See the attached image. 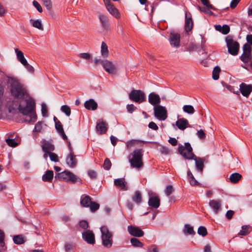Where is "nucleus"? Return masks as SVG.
Listing matches in <instances>:
<instances>
[{
    "label": "nucleus",
    "instance_id": "6ab92c4d",
    "mask_svg": "<svg viewBox=\"0 0 252 252\" xmlns=\"http://www.w3.org/2000/svg\"><path fill=\"white\" fill-rule=\"evenodd\" d=\"M176 126L179 129L183 130L189 127V124L187 119L182 118L178 119L176 122Z\"/></svg>",
    "mask_w": 252,
    "mask_h": 252
},
{
    "label": "nucleus",
    "instance_id": "4be33fe9",
    "mask_svg": "<svg viewBox=\"0 0 252 252\" xmlns=\"http://www.w3.org/2000/svg\"><path fill=\"white\" fill-rule=\"evenodd\" d=\"M148 205L152 207L157 209L160 205V200L157 196H153L149 198Z\"/></svg>",
    "mask_w": 252,
    "mask_h": 252
},
{
    "label": "nucleus",
    "instance_id": "09e8293b",
    "mask_svg": "<svg viewBox=\"0 0 252 252\" xmlns=\"http://www.w3.org/2000/svg\"><path fill=\"white\" fill-rule=\"evenodd\" d=\"M32 4L39 12L41 13L42 12V8L40 4L37 1L33 0L32 1Z\"/></svg>",
    "mask_w": 252,
    "mask_h": 252
},
{
    "label": "nucleus",
    "instance_id": "f03ea898",
    "mask_svg": "<svg viewBox=\"0 0 252 252\" xmlns=\"http://www.w3.org/2000/svg\"><path fill=\"white\" fill-rule=\"evenodd\" d=\"M178 152L184 158L187 159H193L195 161V167L197 171L202 173L204 167V162L205 159L201 158H197L192 153V148L190 144L187 142L185 146L180 145L179 146Z\"/></svg>",
    "mask_w": 252,
    "mask_h": 252
},
{
    "label": "nucleus",
    "instance_id": "4c0bfd02",
    "mask_svg": "<svg viewBox=\"0 0 252 252\" xmlns=\"http://www.w3.org/2000/svg\"><path fill=\"white\" fill-rule=\"evenodd\" d=\"M220 71V69L219 67L216 66L214 67L212 72V77L214 80H216L219 79Z\"/></svg>",
    "mask_w": 252,
    "mask_h": 252
},
{
    "label": "nucleus",
    "instance_id": "37998d69",
    "mask_svg": "<svg viewBox=\"0 0 252 252\" xmlns=\"http://www.w3.org/2000/svg\"><path fill=\"white\" fill-rule=\"evenodd\" d=\"M197 233L199 235L204 237L207 234V231L204 226H200L198 228Z\"/></svg>",
    "mask_w": 252,
    "mask_h": 252
},
{
    "label": "nucleus",
    "instance_id": "4d7b16f0",
    "mask_svg": "<svg viewBox=\"0 0 252 252\" xmlns=\"http://www.w3.org/2000/svg\"><path fill=\"white\" fill-rule=\"evenodd\" d=\"M126 109L128 112L129 113H132L134 111H135L137 107L135 106L133 104H127L126 105Z\"/></svg>",
    "mask_w": 252,
    "mask_h": 252
},
{
    "label": "nucleus",
    "instance_id": "f704fd0d",
    "mask_svg": "<svg viewBox=\"0 0 252 252\" xmlns=\"http://www.w3.org/2000/svg\"><path fill=\"white\" fill-rule=\"evenodd\" d=\"M240 59L244 63H248L252 59L251 53H243L240 56Z\"/></svg>",
    "mask_w": 252,
    "mask_h": 252
},
{
    "label": "nucleus",
    "instance_id": "20e7f679",
    "mask_svg": "<svg viewBox=\"0 0 252 252\" xmlns=\"http://www.w3.org/2000/svg\"><path fill=\"white\" fill-rule=\"evenodd\" d=\"M101 237L102 243L104 247L109 248L113 244V234L108 227L106 226H102L100 227Z\"/></svg>",
    "mask_w": 252,
    "mask_h": 252
},
{
    "label": "nucleus",
    "instance_id": "a19ab883",
    "mask_svg": "<svg viewBox=\"0 0 252 252\" xmlns=\"http://www.w3.org/2000/svg\"><path fill=\"white\" fill-rule=\"evenodd\" d=\"M4 234L3 232L0 229V248L1 250H5V243L4 242Z\"/></svg>",
    "mask_w": 252,
    "mask_h": 252
},
{
    "label": "nucleus",
    "instance_id": "c03bdc74",
    "mask_svg": "<svg viewBox=\"0 0 252 252\" xmlns=\"http://www.w3.org/2000/svg\"><path fill=\"white\" fill-rule=\"evenodd\" d=\"M43 123L42 122H38L35 125L33 129L34 132H41L43 127Z\"/></svg>",
    "mask_w": 252,
    "mask_h": 252
},
{
    "label": "nucleus",
    "instance_id": "9d476101",
    "mask_svg": "<svg viewBox=\"0 0 252 252\" xmlns=\"http://www.w3.org/2000/svg\"><path fill=\"white\" fill-rule=\"evenodd\" d=\"M82 238L89 244L94 245L95 244L94 234L90 230H86L82 233Z\"/></svg>",
    "mask_w": 252,
    "mask_h": 252
},
{
    "label": "nucleus",
    "instance_id": "39448f33",
    "mask_svg": "<svg viewBox=\"0 0 252 252\" xmlns=\"http://www.w3.org/2000/svg\"><path fill=\"white\" fill-rule=\"evenodd\" d=\"M226 46L228 48V53L233 55L236 56L238 54L239 50V44L238 42L234 41L231 37L227 36L225 38Z\"/></svg>",
    "mask_w": 252,
    "mask_h": 252
},
{
    "label": "nucleus",
    "instance_id": "0eeeda50",
    "mask_svg": "<svg viewBox=\"0 0 252 252\" xmlns=\"http://www.w3.org/2000/svg\"><path fill=\"white\" fill-rule=\"evenodd\" d=\"M15 52L19 62L24 66L29 72L31 73L33 72V67L28 63L24 57L23 53L17 48L15 49Z\"/></svg>",
    "mask_w": 252,
    "mask_h": 252
},
{
    "label": "nucleus",
    "instance_id": "bf43d9fd",
    "mask_svg": "<svg viewBox=\"0 0 252 252\" xmlns=\"http://www.w3.org/2000/svg\"><path fill=\"white\" fill-rule=\"evenodd\" d=\"M200 1L204 5L206 6L208 8H210L214 10L215 9L213 5L210 4L209 0H200Z\"/></svg>",
    "mask_w": 252,
    "mask_h": 252
},
{
    "label": "nucleus",
    "instance_id": "864d4df0",
    "mask_svg": "<svg viewBox=\"0 0 252 252\" xmlns=\"http://www.w3.org/2000/svg\"><path fill=\"white\" fill-rule=\"evenodd\" d=\"M55 127H56V129H57V131L58 132V133H60V132L63 131V126H62L61 123L59 121H58L57 122H56Z\"/></svg>",
    "mask_w": 252,
    "mask_h": 252
},
{
    "label": "nucleus",
    "instance_id": "2f4dec72",
    "mask_svg": "<svg viewBox=\"0 0 252 252\" xmlns=\"http://www.w3.org/2000/svg\"><path fill=\"white\" fill-rule=\"evenodd\" d=\"M54 173L52 170H47L42 176V180L45 182H51L53 179Z\"/></svg>",
    "mask_w": 252,
    "mask_h": 252
},
{
    "label": "nucleus",
    "instance_id": "de8ad7c7",
    "mask_svg": "<svg viewBox=\"0 0 252 252\" xmlns=\"http://www.w3.org/2000/svg\"><path fill=\"white\" fill-rule=\"evenodd\" d=\"M111 167V162L108 158H106L103 163V167L104 169L108 170Z\"/></svg>",
    "mask_w": 252,
    "mask_h": 252
},
{
    "label": "nucleus",
    "instance_id": "6e6552de",
    "mask_svg": "<svg viewBox=\"0 0 252 252\" xmlns=\"http://www.w3.org/2000/svg\"><path fill=\"white\" fill-rule=\"evenodd\" d=\"M57 178L71 183L76 182L78 179L76 175L67 170L58 173L55 176V178Z\"/></svg>",
    "mask_w": 252,
    "mask_h": 252
},
{
    "label": "nucleus",
    "instance_id": "8fccbe9b",
    "mask_svg": "<svg viewBox=\"0 0 252 252\" xmlns=\"http://www.w3.org/2000/svg\"><path fill=\"white\" fill-rule=\"evenodd\" d=\"M174 191V189L171 185H168L166 187L165 190V193L167 196L170 195Z\"/></svg>",
    "mask_w": 252,
    "mask_h": 252
},
{
    "label": "nucleus",
    "instance_id": "412c9836",
    "mask_svg": "<svg viewBox=\"0 0 252 252\" xmlns=\"http://www.w3.org/2000/svg\"><path fill=\"white\" fill-rule=\"evenodd\" d=\"M96 129L97 132L100 134H104L105 133L107 130V124L105 122L102 121L101 122H99L97 123L96 126Z\"/></svg>",
    "mask_w": 252,
    "mask_h": 252
},
{
    "label": "nucleus",
    "instance_id": "7c9ffc66",
    "mask_svg": "<svg viewBox=\"0 0 252 252\" xmlns=\"http://www.w3.org/2000/svg\"><path fill=\"white\" fill-rule=\"evenodd\" d=\"M242 178V175L238 173H234L231 174L229 177V180L232 183H237Z\"/></svg>",
    "mask_w": 252,
    "mask_h": 252
},
{
    "label": "nucleus",
    "instance_id": "a18cd8bd",
    "mask_svg": "<svg viewBox=\"0 0 252 252\" xmlns=\"http://www.w3.org/2000/svg\"><path fill=\"white\" fill-rule=\"evenodd\" d=\"M89 207H90L91 211L94 212L99 209V205L95 202L92 201Z\"/></svg>",
    "mask_w": 252,
    "mask_h": 252
},
{
    "label": "nucleus",
    "instance_id": "5fc2aeb1",
    "mask_svg": "<svg viewBox=\"0 0 252 252\" xmlns=\"http://www.w3.org/2000/svg\"><path fill=\"white\" fill-rule=\"evenodd\" d=\"M79 225L81 228L84 229H87L89 226L88 222L86 220H84L80 221L79 222Z\"/></svg>",
    "mask_w": 252,
    "mask_h": 252
},
{
    "label": "nucleus",
    "instance_id": "423d86ee",
    "mask_svg": "<svg viewBox=\"0 0 252 252\" xmlns=\"http://www.w3.org/2000/svg\"><path fill=\"white\" fill-rule=\"evenodd\" d=\"M129 98L135 102L140 103L146 100L145 93L139 90H133L128 94Z\"/></svg>",
    "mask_w": 252,
    "mask_h": 252
},
{
    "label": "nucleus",
    "instance_id": "f3484780",
    "mask_svg": "<svg viewBox=\"0 0 252 252\" xmlns=\"http://www.w3.org/2000/svg\"><path fill=\"white\" fill-rule=\"evenodd\" d=\"M66 162L68 166L71 168L74 167L77 163V159L76 156L72 152H70L66 158Z\"/></svg>",
    "mask_w": 252,
    "mask_h": 252
},
{
    "label": "nucleus",
    "instance_id": "b1692460",
    "mask_svg": "<svg viewBox=\"0 0 252 252\" xmlns=\"http://www.w3.org/2000/svg\"><path fill=\"white\" fill-rule=\"evenodd\" d=\"M42 149L44 152L50 153L54 150V146L51 142L45 141L42 144Z\"/></svg>",
    "mask_w": 252,
    "mask_h": 252
},
{
    "label": "nucleus",
    "instance_id": "4468645a",
    "mask_svg": "<svg viewBox=\"0 0 252 252\" xmlns=\"http://www.w3.org/2000/svg\"><path fill=\"white\" fill-rule=\"evenodd\" d=\"M127 230L131 235L135 237H140L144 235V232L138 227L129 225Z\"/></svg>",
    "mask_w": 252,
    "mask_h": 252
},
{
    "label": "nucleus",
    "instance_id": "ddd939ff",
    "mask_svg": "<svg viewBox=\"0 0 252 252\" xmlns=\"http://www.w3.org/2000/svg\"><path fill=\"white\" fill-rule=\"evenodd\" d=\"M209 205L215 214H218L221 209V201L220 199L211 200Z\"/></svg>",
    "mask_w": 252,
    "mask_h": 252
},
{
    "label": "nucleus",
    "instance_id": "58836bf2",
    "mask_svg": "<svg viewBox=\"0 0 252 252\" xmlns=\"http://www.w3.org/2000/svg\"><path fill=\"white\" fill-rule=\"evenodd\" d=\"M13 240L17 245H21L24 242L23 237L21 235L14 236L13 238Z\"/></svg>",
    "mask_w": 252,
    "mask_h": 252
},
{
    "label": "nucleus",
    "instance_id": "052dcab7",
    "mask_svg": "<svg viewBox=\"0 0 252 252\" xmlns=\"http://www.w3.org/2000/svg\"><path fill=\"white\" fill-rule=\"evenodd\" d=\"M243 53H251V47L250 45L246 43L245 44L243 47Z\"/></svg>",
    "mask_w": 252,
    "mask_h": 252
},
{
    "label": "nucleus",
    "instance_id": "cd10ccee",
    "mask_svg": "<svg viewBox=\"0 0 252 252\" xmlns=\"http://www.w3.org/2000/svg\"><path fill=\"white\" fill-rule=\"evenodd\" d=\"M30 23L33 27L41 31L43 30V27L40 19H37L35 20L33 19H31L30 20Z\"/></svg>",
    "mask_w": 252,
    "mask_h": 252
},
{
    "label": "nucleus",
    "instance_id": "f257e3e1",
    "mask_svg": "<svg viewBox=\"0 0 252 252\" xmlns=\"http://www.w3.org/2000/svg\"><path fill=\"white\" fill-rule=\"evenodd\" d=\"M7 82L9 85L11 94L14 98L19 101L25 100L26 102V106L19 104V111L24 115L30 116L29 122L35 121L37 116L35 112V102L28 94L26 87L13 77L8 78Z\"/></svg>",
    "mask_w": 252,
    "mask_h": 252
},
{
    "label": "nucleus",
    "instance_id": "dca6fc26",
    "mask_svg": "<svg viewBox=\"0 0 252 252\" xmlns=\"http://www.w3.org/2000/svg\"><path fill=\"white\" fill-rule=\"evenodd\" d=\"M240 90L243 96L248 97L252 92V86L242 83L240 85Z\"/></svg>",
    "mask_w": 252,
    "mask_h": 252
},
{
    "label": "nucleus",
    "instance_id": "6e6d98bb",
    "mask_svg": "<svg viewBox=\"0 0 252 252\" xmlns=\"http://www.w3.org/2000/svg\"><path fill=\"white\" fill-rule=\"evenodd\" d=\"M44 6L48 10H50L52 8V2L51 0H42Z\"/></svg>",
    "mask_w": 252,
    "mask_h": 252
},
{
    "label": "nucleus",
    "instance_id": "f8f14e48",
    "mask_svg": "<svg viewBox=\"0 0 252 252\" xmlns=\"http://www.w3.org/2000/svg\"><path fill=\"white\" fill-rule=\"evenodd\" d=\"M170 45L174 47L178 48L180 46V35L177 33H171L169 38Z\"/></svg>",
    "mask_w": 252,
    "mask_h": 252
},
{
    "label": "nucleus",
    "instance_id": "72a5a7b5",
    "mask_svg": "<svg viewBox=\"0 0 252 252\" xmlns=\"http://www.w3.org/2000/svg\"><path fill=\"white\" fill-rule=\"evenodd\" d=\"M101 54L104 58H106L108 56V46L104 42H102L101 43Z\"/></svg>",
    "mask_w": 252,
    "mask_h": 252
},
{
    "label": "nucleus",
    "instance_id": "774afa93",
    "mask_svg": "<svg viewBox=\"0 0 252 252\" xmlns=\"http://www.w3.org/2000/svg\"><path fill=\"white\" fill-rule=\"evenodd\" d=\"M196 135L200 139H203L205 138V133L202 129L198 130Z\"/></svg>",
    "mask_w": 252,
    "mask_h": 252
},
{
    "label": "nucleus",
    "instance_id": "9b49d317",
    "mask_svg": "<svg viewBox=\"0 0 252 252\" xmlns=\"http://www.w3.org/2000/svg\"><path fill=\"white\" fill-rule=\"evenodd\" d=\"M102 65L104 69L109 74H114L116 73V67L111 62L104 60L102 62Z\"/></svg>",
    "mask_w": 252,
    "mask_h": 252
},
{
    "label": "nucleus",
    "instance_id": "3c124183",
    "mask_svg": "<svg viewBox=\"0 0 252 252\" xmlns=\"http://www.w3.org/2000/svg\"><path fill=\"white\" fill-rule=\"evenodd\" d=\"M140 142L144 143L145 142L138 140H131L127 142V148H129L132 147L133 145L138 144Z\"/></svg>",
    "mask_w": 252,
    "mask_h": 252
},
{
    "label": "nucleus",
    "instance_id": "473e14b6",
    "mask_svg": "<svg viewBox=\"0 0 252 252\" xmlns=\"http://www.w3.org/2000/svg\"><path fill=\"white\" fill-rule=\"evenodd\" d=\"M183 232L185 234L194 235L195 232L193 230L192 226H191L189 224H186L184 226L183 229Z\"/></svg>",
    "mask_w": 252,
    "mask_h": 252
},
{
    "label": "nucleus",
    "instance_id": "79ce46f5",
    "mask_svg": "<svg viewBox=\"0 0 252 252\" xmlns=\"http://www.w3.org/2000/svg\"><path fill=\"white\" fill-rule=\"evenodd\" d=\"M61 110L67 116H69L71 114V110L69 107L66 105H63L61 108Z\"/></svg>",
    "mask_w": 252,
    "mask_h": 252
},
{
    "label": "nucleus",
    "instance_id": "a878e982",
    "mask_svg": "<svg viewBox=\"0 0 252 252\" xmlns=\"http://www.w3.org/2000/svg\"><path fill=\"white\" fill-rule=\"evenodd\" d=\"M106 7L107 10L111 14L113 15L117 18H119L120 17V15L118 10L112 3L107 5Z\"/></svg>",
    "mask_w": 252,
    "mask_h": 252
},
{
    "label": "nucleus",
    "instance_id": "49530a36",
    "mask_svg": "<svg viewBox=\"0 0 252 252\" xmlns=\"http://www.w3.org/2000/svg\"><path fill=\"white\" fill-rule=\"evenodd\" d=\"M6 142L8 146L12 147H15L18 145L17 143L13 139H6Z\"/></svg>",
    "mask_w": 252,
    "mask_h": 252
},
{
    "label": "nucleus",
    "instance_id": "e2e57ef3",
    "mask_svg": "<svg viewBox=\"0 0 252 252\" xmlns=\"http://www.w3.org/2000/svg\"><path fill=\"white\" fill-rule=\"evenodd\" d=\"M79 57L85 60H90L91 59V55L88 53H80Z\"/></svg>",
    "mask_w": 252,
    "mask_h": 252
},
{
    "label": "nucleus",
    "instance_id": "c756f323",
    "mask_svg": "<svg viewBox=\"0 0 252 252\" xmlns=\"http://www.w3.org/2000/svg\"><path fill=\"white\" fill-rule=\"evenodd\" d=\"M252 231V227L250 225H243L242 226V230L238 233V235L246 236L248 235Z\"/></svg>",
    "mask_w": 252,
    "mask_h": 252
},
{
    "label": "nucleus",
    "instance_id": "a211bd4d",
    "mask_svg": "<svg viewBox=\"0 0 252 252\" xmlns=\"http://www.w3.org/2000/svg\"><path fill=\"white\" fill-rule=\"evenodd\" d=\"M98 18L103 29L105 31H108L110 29V24L107 17L103 14H99Z\"/></svg>",
    "mask_w": 252,
    "mask_h": 252
},
{
    "label": "nucleus",
    "instance_id": "7ed1b4c3",
    "mask_svg": "<svg viewBox=\"0 0 252 252\" xmlns=\"http://www.w3.org/2000/svg\"><path fill=\"white\" fill-rule=\"evenodd\" d=\"M143 150L139 149L134 150L129 155L128 159L132 168L139 169L143 167Z\"/></svg>",
    "mask_w": 252,
    "mask_h": 252
},
{
    "label": "nucleus",
    "instance_id": "aec40b11",
    "mask_svg": "<svg viewBox=\"0 0 252 252\" xmlns=\"http://www.w3.org/2000/svg\"><path fill=\"white\" fill-rule=\"evenodd\" d=\"M84 106L88 110H95L97 108V103L93 99H90L85 101Z\"/></svg>",
    "mask_w": 252,
    "mask_h": 252
},
{
    "label": "nucleus",
    "instance_id": "bb28decb",
    "mask_svg": "<svg viewBox=\"0 0 252 252\" xmlns=\"http://www.w3.org/2000/svg\"><path fill=\"white\" fill-rule=\"evenodd\" d=\"M114 184L115 186L119 187L121 189H127L124 178H118L115 179L114 181Z\"/></svg>",
    "mask_w": 252,
    "mask_h": 252
},
{
    "label": "nucleus",
    "instance_id": "338daca9",
    "mask_svg": "<svg viewBox=\"0 0 252 252\" xmlns=\"http://www.w3.org/2000/svg\"><path fill=\"white\" fill-rule=\"evenodd\" d=\"M189 183L191 186H198L199 185V183L194 178V176L192 178H190L189 179Z\"/></svg>",
    "mask_w": 252,
    "mask_h": 252
},
{
    "label": "nucleus",
    "instance_id": "c9c22d12",
    "mask_svg": "<svg viewBox=\"0 0 252 252\" xmlns=\"http://www.w3.org/2000/svg\"><path fill=\"white\" fill-rule=\"evenodd\" d=\"M183 110L184 112L189 114H193L195 111L193 107L190 105H184L183 107Z\"/></svg>",
    "mask_w": 252,
    "mask_h": 252
},
{
    "label": "nucleus",
    "instance_id": "0e129e2a",
    "mask_svg": "<svg viewBox=\"0 0 252 252\" xmlns=\"http://www.w3.org/2000/svg\"><path fill=\"white\" fill-rule=\"evenodd\" d=\"M159 151L161 153L164 154L165 155H167L170 153V150L169 149L163 146L160 147Z\"/></svg>",
    "mask_w": 252,
    "mask_h": 252
},
{
    "label": "nucleus",
    "instance_id": "1a4fd4ad",
    "mask_svg": "<svg viewBox=\"0 0 252 252\" xmlns=\"http://www.w3.org/2000/svg\"><path fill=\"white\" fill-rule=\"evenodd\" d=\"M154 115L158 120L164 121L167 118V111L165 107L161 105L155 106L154 108Z\"/></svg>",
    "mask_w": 252,
    "mask_h": 252
},
{
    "label": "nucleus",
    "instance_id": "2eb2a0df",
    "mask_svg": "<svg viewBox=\"0 0 252 252\" xmlns=\"http://www.w3.org/2000/svg\"><path fill=\"white\" fill-rule=\"evenodd\" d=\"M148 101L151 104L155 107L159 105L158 104L160 103V98L158 94L151 93L149 95Z\"/></svg>",
    "mask_w": 252,
    "mask_h": 252
},
{
    "label": "nucleus",
    "instance_id": "69168bd1",
    "mask_svg": "<svg viewBox=\"0 0 252 252\" xmlns=\"http://www.w3.org/2000/svg\"><path fill=\"white\" fill-rule=\"evenodd\" d=\"M88 175L92 179H95L97 177L96 172L94 170H90L88 172Z\"/></svg>",
    "mask_w": 252,
    "mask_h": 252
},
{
    "label": "nucleus",
    "instance_id": "5701e85b",
    "mask_svg": "<svg viewBox=\"0 0 252 252\" xmlns=\"http://www.w3.org/2000/svg\"><path fill=\"white\" fill-rule=\"evenodd\" d=\"M189 16L188 13H186V20H185V30L186 32H188L190 31L193 27V22L190 14Z\"/></svg>",
    "mask_w": 252,
    "mask_h": 252
},
{
    "label": "nucleus",
    "instance_id": "c85d7f7f",
    "mask_svg": "<svg viewBox=\"0 0 252 252\" xmlns=\"http://www.w3.org/2000/svg\"><path fill=\"white\" fill-rule=\"evenodd\" d=\"M132 200L136 204H139L142 201V195L139 190H136L132 196Z\"/></svg>",
    "mask_w": 252,
    "mask_h": 252
},
{
    "label": "nucleus",
    "instance_id": "e433bc0d",
    "mask_svg": "<svg viewBox=\"0 0 252 252\" xmlns=\"http://www.w3.org/2000/svg\"><path fill=\"white\" fill-rule=\"evenodd\" d=\"M130 242L131 245L134 247H142L143 246V244L136 238H132L130 239Z\"/></svg>",
    "mask_w": 252,
    "mask_h": 252
},
{
    "label": "nucleus",
    "instance_id": "680f3d73",
    "mask_svg": "<svg viewBox=\"0 0 252 252\" xmlns=\"http://www.w3.org/2000/svg\"><path fill=\"white\" fill-rule=\"evenodd\" d=\"M49 157L51 161L54 162L58 161V156L57 154L54 153L50 152L49 154Z\"/></svg>",
    "mask_w": 252,
    "mask_h": 252
},
{
    "label": "nucleus",
    "instance_id": "393cba45",
    "mask_svg": "<svg viewBox=\"0 0 252 252\" xmlns=\"http://www.w3.org/2000/svg\"><path fill=\"white\" fill-rule=\"evenodd\" d=\"M91 198L87 195L83 194L81 197L80 204L81 206L85 207H88L91 203Z\"/></svg>",
    "mask_w": 252,
    "mask_h": 252
},
{
    "label": "nucleus",
    "instance_id": "603ef678",
    "mask_svg": "<svg viewBox=\"0 0 252 252\" xmlns=\"http://www.w3.org/2000/svg\"><path fill=\"white\" fill-rule=\"evenodd\" d=\"M41 113L43 117L47 116V108L46 105L43 103L41 104Z\"/></svg>",
    "mask_w": 252,
    "mask_h": 252
},
{
    "label": "nucleus",
    "instance_id": "13d9d810",
    "mask_svg": "<svg viewBox=\"0 0 252 252\" xmlns=\"http://www.w3.org/2000/svg\"><path fill=\"white\" fill-rule=\"evenodd\" d=\"M221 28V32L223 34H227L230 31V28L227 25H223Z\"/></svg>",
    "mask_w": 252,
    "mask_h": 252
},
{
    "label": "nucleus",
    "instance_id": "ea45409f",
    "mask_svg": "<svg viewBox=\"0 0 252 252\" xmlns=\"http://www.w3.org/2000/svg\"><path fill=\"white\" fill-rule=\"evenodd\" d=\"M75 244L72 242H67L65 244L64 249L66 252H70L75 248Z\"/></svg>",
    "mask_w": 252,
    "mask_h": 252
}]
</instances>
